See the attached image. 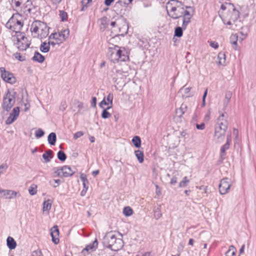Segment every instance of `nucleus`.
Returning <instances> with one entry per match:
<instances>
[{"instance_id": "2eb2a0df", "label": "nucleus", "mask_w": 256, "mask_h": 256, "mask_svg": "<svg viewBox=\"0 0 256 256\" xmlns=\"http://www.w3.org/2000/svg\"><path fill=\"white\" fill-rule=\"evenodd\" d=\"M0 72L1 78L6 82L13 84L16 82V78L14 74L6 70L5 68H0Z\"/></svg>"}, {"instance_id": "72a5a7b5", "label": "nucleus", "mask_w": 256, "mask_h": 256, "mask_svg": "<svg viewBox=\"0 0 256 256\" xmlns=\"http://www.w3.org/2000/svg\"><path fill=\"white\" fill-rule=\"evenodd\" d=\"M48 184L52 188H56L60 184V180L59 179H52L49 180Z\"/></svg>"}, {"instance_id": "f3484780", "label": "nucleus", "mask_w": 256, "mask_h": 256, "mask_svg": "<svg viewBox=\"0 0 256 256\" xmlns=\"http://www.w3.org/2000/svg\"><path fill=\"white\" fill-rule=\"evenodd\" d=\"M114 96L112 94H108L106 98H104L100 103V107L101 108L112 109L113 106Z\"/></svg>"}, {"instance_id": "bb28decb", "label": "nucleus", "mask_w": 256, "mask_h": 256, "mask_svg": "<svg viewBox=\"0 0 256 256\" xmlns=\"http://www.w3.org/2000/svg\"><path fill=\"white\" fill-rule=\"evenodd\" d=\"M50 46H51V44L50 43V40H48V42H44L40 46V50L42 53H47L49 52L50 50Z\"/></svg>"}, {"instance_id": "c9c22d12", "label": "nucleus", "mask_w": 256, "mask_h": 256, "mask_svg": "<svg viewBox=\"0 0 256 256\" xmlns=\"http://www.w3.org/2000/svg\"><path fill=\"white\" fill-rule=\"evenodd\" d=\"M236 252V248L234 246H231L226 252V256H235Z\"/></svg>"}, {"instance_id": "69168bd1", "label": "nucleus", "mask_w": 256, "mask_h": 256, "mask_svg": "<svg viewBox=\"0 0 256 256\" xmlns=\"http://www.w3.org/2000/svg\"><path fill=\"white\" fill-rule=\"evenodd\" d=\"M5 170V167L3 166H0V175L4 173Z\"/></svg>"}, {"instance_id": "37998d69", "label": "nucleus", "mask_w": 256, "mask_h": 256, "mask_svg": "<svg viewBox=\"0 0 256 256\" xmlns=\"http://www.w3.org/2000/svg\"><path fill=\"white\" fill-rule=\"evenodd\" d=\"M44 134V132L40 128H38L35 132V136L36 138H40L43 136Z\"/></svg>"}, {"instance_id": "09e8293b", "label": "nucleus", "mask_w": 256, "mask_h": 256, "mask_svg": "<svg viewBox=\"0 0 256 256\" xmlns=\"http://www.w3.org/2000/svg\"><path fill=\"white\" fill-rule=\"evenodd\" d=\"M210 46L214 50H217L219 48V45H218V42H214V41L210 42Z\"/></svg>"}, {"instance_id": "bf43d9fd", "label": "nucleus", "mask_w": 256, "mask_h": 256, "mask_svg": "<svg viewBox=\"0 0 256 256\" xmlns=\"http://www.w3.org/2000/svg\"><path fill=\"white\" fill-rule=\"evenodd\" d=\"M32 256H42L40 251H34L32 252Z\"/></svg>"}, {"instance_id": "4468645a", "label": "nucleus", "mask_w": 256, "mask_h": 256, "mask_svg": "<svg viewBox=\"0 0 256 256\" xmlns=\"http://www.w3.org/2000/svg\"><path fill=\"white\" fill-rule=\"evenodd\" d=\"M194 12V9L192 7L183 6L182 16V26L186 27L190 22Z\"/></svg>"}, {"instance_id": "774afa93", "label": "nucleus", "mask_w": 256, "mask_h": 256, "mask_svg": "<svg viewBox=\"0 0 256 256\" xmlns=\"http://www.w3.org/2000/svg\"><path fill=\"white\" fill-rule=\"evenodd\" d=\"M90 140L91 142H94L95 141V138L94 136H92L90 138Z\"/></svg>"}, {"instance_id": "9d476101", "label": "nucleus", "mask_w": 256, "mask_h": 256, "mask_svg": "<svg viewBox=\"0 0 256 256\" xmlns=\"http://www.w3.org/2000/svg\"><path fill=\"white\" fill-rule=\"evenodd\" d=\"M23 26L24 18L22 16L18 14L12 15L6 24L8 28L16 32V33L18 32Z\"/></svg>"}, {"instance_id": "c03bdc74", "label": "nucleus", "mask_w": 256, "mask_h": 256, "mask_svg": "<svg viewBox=\"0 0 256 256\" xmlns=\"http://www.w3.org/2000/svg\"><path fill=\"white\" fill-rule=\"evenodd\" d=\"M50 152H47L42 154V158L46 162H48L50 160Z\"/></svg>"}, {"instance_id": "4d7b16f0", "label": "nucleus", "mask_w": 256, "mask_h": 256, "mask_svg": "<svg viewBox=\"0 0 256 256\" xmlns=\"http://www.w3.org/2000/svg\"><path fill=\"white\" fill-rule=\"evenodd\" d=\"M133 0H122V2L124 4L125 6H127L130 4H131Z\"/></svg>"}, {"instance_id": "20e7f679", "label": "nucleus", "mask_w": 256, "mask_h": 256, "mask_svg": "<svg viewBox=\"0 0 256 256\" xmlns=\"http://www.w3.org/2000/svg\"><path fill=\"white\" fill-rule=\"evenodd\" d=\"M128 22L122 18L116 19L110 24L109 30L112 36H124L128 33Z\"/></svg>"}, {"instance_id": "338daca9", "label": "nucleus", "mask_w": 256, "mask_h": 256, "mask_svg": "<svg viewBox=\"0 0 256 256\" xmlns=\"http://www.w3.org/2000/svg\"><path fill=\"white\" fill-rule=\"evenodd\" d=\"M62 0H52V3L54 4H58L60 3Z\"/></svg>"}, {"instance_id": "7ed1b4c3", "label": "nucleus", "mask_w": 256, "mask_h": 256, "mask_svg": "<svg viewBox=\"0 0 256 256\" xmlns=\"http://www.w3.org/2000/svg\"><path fill=\"white\" fill-rule=\"evenodd\" d=\"M107 56L112 62H126L129 59L128 50L122 46L112 45L108 48Z\"/></svg>"}, {"instance_id": "aec40b11", "label": "nucleus", "mask_w": 256, "mask_h": 256, "mask_svg": "<svg viewBox=\"0 0 256 256\" xmlns=\"http://www.w3.org/2000/svg\"><path fill=\"white\" fill-rule=\"evenodd\" d=\"M59 230L57 226H54L50 229V236L52 242L57 244L60 242Z\"/></svg>"}, {"instance_id": "0e129e2a", "label": "nucleus", "mask_w": 256, "mask_h": 256, "mask_svg": "<svg viewBox=\"0 0 256 256\" xmlns=\"http://www.w3.org/2000/svg\"><path fill=\"white\" fill-rule=\"evenodd\" d=\"M92 101L93 106L95 107L96 103V98L95 97L92 98Z\"/></svg>"}, {"instance_id": "e2e57ef3", "label": "nucleus", "mask_w": 256, "mask_h": 256, "mask_svg": "<svg viewBox=\"0 0 256 256\" xmlns=\"http://www.w3.org/2000/svg\"><path fill=\"white\" fill-rule=\"evenodd\" d=\"M136 256H150V254L149 252L141 253L137 254Z\"/></svg>"}, {"instance_id": "473e14b6", "label": "nucleus", "mask_w": 256, "mask_h": 256, "mask_svg": "<svg viewBox=\"0 0 256 256\" xmlns=\"http://www.w3.org/2000/svg\"><path fill=\"white\" fill-rule=\"evenodd\" d=\"M123 214L126 217H130L134 214L133 210L128 206L124 208L122 210Z\"/></svg>"}, {"instance_id": "3c124183", "label": "nucleus", "mask_w": 256, "mask_h": 256, "mask_svg": "<svg viewBox=\"0 0 256 256\" xmlns=\"http://www.w3.org/2000/svg\"><path fill=\"white\" fill-rule=\"evenodd\" d=\"M80 178L82 180V184H86L88 182L87 180L86 176L84 174H81L80 176Z\"/></svg>"}, {"instance_id": "58836bf2", "label": "nucleus", "mask_w": 256, "mask_h": 256, "mask_svg": "<svg viewBox=\"0 0 256 256\" xmlns=\"http://www.w3.org/2000/svg\"><path fill=\"white\" fill-rule=\"evenodd\" d=\"M189 182L190 180L186 177H184L180 182L179 186L180 188H185L188 186Z\"/></svg>"}, {"instance_id": "6ab92c4d", "label": "nucleus", "mask_w": 256, "mask_h": 256, "mask_svg": "<svg viewBox=\"0 0 256 256\" xmlns=\"http://www.w3.org/2000/svg\"><path fill=\"white\" fill-rule=\"evenodd\" d=\"M33 6L30 0H22L20 10L24 13H30L32 9Z\"/></svg>"}, {"instance_id": "864d4df0", "label": "nucleus", "mask_w": 256, "mask_h": 256, "mask_svg": "<svg viewBox=\"0 0 256 256\" xmlns=\"http://www.w3.org/2000/svg\"><path fill=\"white\" fill-rule=\"evenodd\" d=\"M13 2L16 7H20L22 6V0H14Z\"/></svg>"}, {"instance_id": "4c0bfd02", "label": "nucleus", "mask_w": 256, "mask_h": 256, "mask_svg": "<svg viewBox=\"0 0 256 256\" xmlns=\"http://www.w3.org/2000/svg\"><path fill=\"white\" fill-rule=\"evenodd\" d=\"M82 184V188L80 190V194L81 196H86V192L88 189V183H84Z\"/></svg>"}, {"instance_id": "c756f323", "label": "nucleus", "mask_w": 256, "mask_h": 256, "mask_svg": "<svg viewBox=\"0 0 256 256\" xmlns=\"http://www.w3.org/2000/svg\"><path fill=\"white\" fill-rule=\"evenodd\" d=\"M56 141V136L54 132H50L48 136V143L51 146H54Z\"/></svg>"}, {"instance_id": "052dcab7", "label": "nucleus", "mask_w": 256, "mask_h": 256, "mask_svg": "<svg viewBox=\"0 0 256 256\" xmlns=\"http://www.w3.org/2000/svg\"><path fill=\"white\" fill-rule=\"evenodd\" d=\"M206 94H207V92H206L202 96V106H204L205 104H206L205 99H206Z\"/></svg>"}, {"instance_id": "680f3d73", "label": "nucleus", "mask_w": 256, "mask_h": 256, "mask_svg": "<svg viewBox=\"0 0 256 256\" xmlns=\"http://www.w3.org/2000/svg\"><path fill=\"white\" fill-rule=\"evenodd\" d=\"M114 0H105L104 1V4L108 6L111 4L112 3L114 2Z\"/></svg>"}, {"instance_id": "c85d7f7f", "label": "nucleus", "mask_w": 256, "mask_h": 256, "mask_svg": "<svg viewBox=\"0 0 256 256\" xmlns=\"http://www.w3.org/2000/svg\"><path fill=\"white\" fill-rule=\"evenodd\" d=\"M45 60L44 57L38 52H35L32 57V60L38 63H42Z\"/></svg>"}, {"instance_id": "ea45409f", "label": "nucleus", "mask_w": 256, "mask_h": 256, "mask_svg": "<svg viewBox=\"0 0 256 256\" xmlns=\"http://www.w3.org/2000/svg\"><path fill=\"white\" fill-rule=\"evenodd\" d=\"M60 20L62 22H66L68 20V14L64 10H60Z\"/></svg>"}, {"instance_id": "f257e3e1", "label": "nucleus", "mask_w": 256, "mask_h": 256, "mask_svg": "<svg viewBox=\"0 0 256 256\" xmlns=\"http://www.w3.org/2000/svg\"><path fill=\"white\" fill-rule=\"evenodd\" d=\"M219 16L225 24L230 25L238 18L239 12L232 4L226 3L222 5Z\"/></svg>"}, {"instance_id": "9b49d317", "label": "nucleus", "mask_w": 256, "mask_h": 256, "mask_svg": "<svg viewBox=\"0 0 256 256\" xmlns=\"http://www.w3.org/2000/svg\"><path fill=\"white\" fill-rule=\"evenodd\" d=\"M16 96V92L13 90H8L3 98L2 109L10 110L14 106Z\"/></svg>"}, {"instance_id": "f8f14e48", "label": "nucleus", "mask_w": 256, "mask_h": 256, "mask_svg": "<svg viewBox=\"0 0 256 256\" xmlns=\"http://www.w3.org/2000/svg\"><path fill=\"white\" fill-rule=\"evenodd\" d=\"M10 110H4L2 111V117L5 120L6 124H12L18 117L20 114V108L18 106L14 108L12 111Z\"/></svg>"}, {"instance_id": "6e6552de", "label": "nucleus", "mask_w": 256, "mask_h": 256, "mask_svg": "<svg viewBox=\"0 0 256 256\" xmlns=\"http://www.w3.org/2000/svg\"><path fill=\"white\" fill-rule=\"evenodd\" d=\"M13 45L20 50H25L30 44V38L22 32H16L12 37Z\"/></svg>"}, {"instance_id": "5701e85b", "label": "nucleus", "mask_w": 256, "mask_h": 256, "mask_svg": "<svg viewBox=\"0 0 256 256\" xmlns=\"http://www.w3.org/2000/svg\"><path fill=\"white\" fill-rule=\"evenodd\" d=\"M180 93L184 98H190L192 95V88L184 86L180 90Z\"/></svg>"}, {"instance_id": "f704fd0d", "label": "nucleus", "mask_w": 256, "mask_h": 256, "mask_svg": "<svg viewBox=\"0 0 256 256\" xmlns=\"http://www.w3.org/2000/svg\"><path fill=\"white\" fill-rule=\"evenodd\" d=\"M28 192L30 196H34L38 192V186L36 184H32L28 188Z\"/></svg>"}, {"instance_id": "49530a36", "label": "nucleus", "mask_w": 256, "mask_h": 256, "mask_svg": "<svg viewBox=\"0 0 256 256\" xmlns=\"http://www.w3.org/2000/svg\"><path fill=\"white\" fill-rule=\"evenodd\" d=\"M14 58L20 62H22L25 60V57L22 56L20 53L16 52L14 54Z\"/></svg>"}, {"instance_id": "8fccbe9b", "label": "nucleus", "mask_w": 256, "mask_h": 256, "mask_svg": "<svg viewBox=\"0 0 256 256\" xmlns=\"http://www.w3.org/2000/svg\"><path fill=\"white\" fill-rule=\"evenodd\" d=\"M162 216V214L160 210H156L154 212V216L156 219H160Z\"/></svg>"}, {"instance_id": "393cba45", "label": "nucleus", "mask_w": 256, "mask_h": 256, "mask_svg": "<svg viewBox=\"0 0 256 256\" xmlns=\"http://www.w3.org/2000/svg\"><path fill=\"white\" fill-rule=\"evenodd\" d=\"M98 242L97 240H95L92 244L87 246L86 248L83 250V252H94L97 248Z\"/></svg>"}, {"instance_id": "a19ab883", "label": "nucleus", "mask_w": 256, "mask_h": 256, "mask_svg": "<svg viewBox=\"0 0 256 256\" xmlns=\"http://www.w3.org/2000/svg\"><path fill=\"white\" fill-rule=\"evenodd\" d=\"M183 34V31L180 27H177L174 30V36L178 37V38H180L182 36Z\"/></svg>"}, {"instance_id": "ddd939ff", "label": "nucleus", "mask_w": 256, "mask_h": 256, "mask_svg": "<svg viewBox=\"0 0 256 256\" xmlns=\"http://www.w3.org/2000/svg\"><path fill=\"white\" fill-rule=\"evenodd\" d=\"M232 186V180L228 178H224L220 180L218 188L220 195L224 196L228 194Z\"/></svg>"}, {"instance_id": "a211bd4d", "label": "nucleus", "mask_w": 256, "mask_h": 256, "mask_svg": "<svg viewBox=\"0 0 256 256\" xmlns=\"http://www.w3.org/2000/svg\"><path fill=\"white\" fill-rule=\"evenodd\" d=\"M20 196L18 192L0 189V196L6 199H12Z\"/></svg>"}, {"instance_id": "b1692460", "label": "nucleus", "mask_w": 256, "mask_h": 256, "mask_svg": "<svg viewBox=\"0 0 256 256\" xmlns=\"http://www.w3.org/2000/svg\"><path fill=\"white\" fill-rule=\"evenodd\" d=\"M6 246L8 250H14L17 246V243L12 236H8L6 239Z\"/></svg>"}, {"instance_id": "e433bc0d", "label": "nucleus", "mask_w": 256, "mask_h": 256, "mask_svg": "<svg viewBox=\"0 0 256 256\" xmlns=\"http://www.w3.org/2000/svg\"><path fill=\"white\" fill-rule=\"evenodd\" d=\"M102 114H101L102 118L104 120L109 118L112 116L111 113L108 111V110L109 109H108V108H106V109L102 108Z\"/></svg>"}, {"instance_id": "412c9836", "label": "nucleus", "mask_w": 256, "mask_h": 256, "mask_svg": "<svg viewBox=\"0 0 256 256\" xmlns=\"http://www.w3.org/2000/svg\"><path fill=\"white\" fill-rule=\"evenodd\" d=\"M216 64L220 66H224L226 63V54L224 52H220L216 56Z\"/></svg>"}, {"instance_id": "13d9d810", "label": "nucleus", "mask_w": 256, "mask_h": 256, "mask_svg": "<svg viewBox=\"0 0 256 256\" xmlns=\"http://www.w3.org/2000/svg\"><path fill=\"white\" fill-rule=\"evenodd\" d=\"M156 193L158 196L161 194V189L158 185H156Z\"/></svg>"}, {"instance_id": "39448f33", "label": "nucleus", "mask_w": 256, "mask_h": 256, "mask_svg": "<svg viewBox=\"0 0 256 256\" xmlns=\"http://www.w3.org/2000/svg\"><path fill=\"white\" fill-rule=\"evenodd\" d=\"M49 26L46 23L40 21L34 22L30 28L32 36L38 39L46 38L49 34Z\"/></svg>"}, {"instance_id": "0eeeda50", "label": "nucleus", "mask_w": 256, "mask_h": 256, "mask_svg": "<svg viewBox=\"0 0 256 256\" xmlns=\"http://www.w3.org/2000/svg\"><path fill=\"white\" fill-rule=\"evenodd\" d=\"M70 30L68 28H66L60 31L51 33L48 38L51 46L54 47L56 46H60L66 41L70 36Z\"/></svg>"}, {"instance_id": "1a4fd4ad", "label": "nucleus", "mask_w": 256, "mask_h": 256, "mask_svg": "<svg viewBox=\"0 0 256 256\" xmlns=\"http://www.w3.org/2000/svg\"><path fill=\"white\" fill-rule=\"evenodd\" d=\"M183 5L177 0H172L166 4V11L168 16L172 19H176L182 16Z\"/></svg>"}, {"instance_id": "4be33fe9", "label": "nucleus", "mask_w": 256, "mask_h": 256, "mask_svg": "<svg viewBox=\"0 0 256 256\" xmlns=\"http://www.w3.org/2000/svg\"><path fill=\"white\" fill-rule=\"evenodd\" d=\"M52 200L51 199H45L42 203V210L44 214H48L50 210H51Z\"/></svg>"}, {"instance_id": "cd10ccee", "label": "nucleus", "mask_w": 256, "mask_h": 256, "mask_svg": "<svg viewBox=\"0 0 256 256\" xmlns=\"http://www.w3.org/2000/svg\"><path fill=\"white\" fill-rule=\"evenodd\" d=\"M132 142L136 148H139L142 146V141L140 136H135L132 137Z\"/></svg>"}, {"instance_id": "a18cd8bd", "label": "nucleus", "mask_w": 256, "mask_h": 256, "mask_svg": "<svg viewBox=\"0 0 256 256\" xmlns=\"http://www.w3.org/2000/svg\"><path fill=\"white\" fill-rule=\"evenodd\" d=\"M92 0H82V10H84V8H86L88 5L90 4Z\"/></svg>"}, {"instance_id": "5fc2aeb1", "label": "nucleus", "mask_w": 256, "mask_h": 256, "mask_svg": "<svg viewBox=\"0 0 256 256\" xmlns=\"http://www.w3.org/2000/svg\"><path fill=\"white\" fill-rule=\"evenodd\" d=\"M196 127L198 130H203L204 128L205 125L204 123H202L200 124H196Z\"/></svg>"}, {"instance_id": "dca6fc26", "label": "nucleus", "mask_w": 256, "mask_h": 256, "mask_svg": "<svg viewBox=\"0 0 256 256\" xmlns=\"http://www.w3.org/2000/svg\"><path fill=\"white\" fill-rule=\"evenodd\" d=\"M74 171L72 168L67 166H64L54 171V174L57 176L67 178L72 176Z\"/></svg>"}, {"instance_id": "de8ad7c7", "label": "nucleus", "mask_w": 256, "mask_h": 256, "mask_svg": "<svg viewBox=\"0 0 256 256\" xmlns=\"http://www.w3.org/2000/svg\"><path fill=\"white\" fill-rule=\"evenodd\" d=\"M84 135V132L82 131H78L76 132H75L74 135L73 137L74 140H76L78 138H80Z\"/></svg>"}, {"instance_id": "423d86ee", "label": "nucleus", "mask_w": 256, "mask_h": 256, "mask_svg": "<svg viewBox=\"0 0 256 256\" xmlns=\"http://www.w3.org/2000/svg\"><path fill=\"white\" fill-rule=\"evenodd\" d=\"M106 246L114 252L121 250L124 246L122 235L118 232L110 234L107 238Z\"/></svg>"}, {"instance_id": "603ef678", "label": "nucleus", "mask_w": 256, "mask_h": 256, "mask_svg": "<svg viewBox=\"0 0 256 256\" xmlns=\"http://www.w3.org/2000/svg\"><path fill=\"white\" fill-rule=\"evenodd\" d=\"M230 141V135H228L226 136V144L224 145V148H228Z\"/></svg>"}, {"instance_id": "6e6d98bb", "label": "nucleus", "mask_w": 256, "mask_h": 256, "mask_svg": "<svg viewBox=\"0 0 256 256\" xmlns=\"http://www.w3.org/2000/svg\"><path fill=\"white\" fill-rule=\"evenodd\" d=\"M178 182L177 178L176 176L172 177L170 180V183L171 184L173 185L176 184Z\"/></svg>"}, {"instance_id": "f03ea898", "label": "nucleus", "mask_w": 256, "mask_h": 256, "mask_svg": "<svg viewBox=\"0 0 256 256\" xmlns=\"http://www.w3.org/2000/svg\"><path fill=\"white\" fill-rule=\"evenodd\" d=\"M228 126V122L226 114H220L217 118L214 128V138L217 142L222 143L224 142Z\"/></svg>"}, {"instance_id": "7c9ffc66", "label": "nucleus", "mask_w": 256, "mask_h": 256, "mask_svg": "<svg viewBox=\"0 0 256 256\" xmlns=\"http://www.w3.org/2000/svg\"><path fill=\"white\" fill-rule=\"evenodd\" d=\"M188 109V106L184 104H181L180 106L176 110V114L180 117H182L186 112Z\"/></svg>"}, {"instance_id": "a878e982", "label": "nucleus", "mask_w": 256, "mask_h": 256, "mask_svg": "<svg viewBox=\"0 0 256 256\" xmlns=\"http://www.w3.org/2000/svg\"><path fill=\"white\" fill-rule=\"evenodd\" d=\"M134 154L139 163L142 164L144 161V152L142 150H137L134 151Z\"/></svg>"}, {"instance_id": "79ce46f5", "label": "nucleus", "mask_w": 256, "mask_h": 256, "mask_svg": "<svg viewBox=\"0 0 256 256\" xmlns=\"http://www.w3.org/2000/svg\"><path fill=\"white\" fill-rule=\"evenodd\" d=\"M58 159L62 162L66 160V156L64 152L62 151H59L57 154Z\"/></svg>"}, {"instance_id": "2f4dec72", "label": "nucleus", "mask_w": 256, "mask_h": 256, "mask_svg": "<svg viewBox=\"0 0 256 256\" xmlns=\"http://www.w3.org/2000/svg\"><path fill=\"white\" fill-rule=\"evenodd\" d=\"M238 36L237 34H232L230 37V42L234 48L238 46Z\"/></svg>"}]
</instances>
